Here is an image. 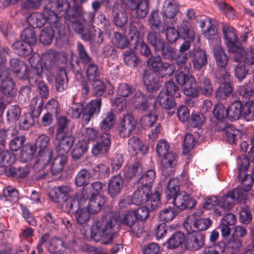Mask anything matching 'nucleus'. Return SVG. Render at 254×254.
<instances>
[{
	"label": "nucleus",
	"instance_id": "nucleus-29",
	"mask_svg": "<svg viewBox=\"0 0 254 254\" xmlns=\"http://www.w3.org/2000/svg\"><path fill=\"white\" fill-rule=\"evenodd\" d=\"M40 58L38 55H34L29 59V62L31 64L32 69L30 73H29V78L31 76H36L38 78L41 77L43 67L39 62Z\"/></svg>",
	"mask_w": 254,
	"mask_h": 254
},
{
	"label": "nucleus",
	"instance_id": "nucleus-24",
	"mask_svg": "<svg viewBox=\"0 0 254 254\" xmlns=\"http://www.w3.org/2000/svg\"><path fill=\"white\" fill-rule=\"evenodd\" d=\"M128 149L132 155H135L139 153H147L148 147L144 145L137 137H132L128 140Z\"/></svg>",
	"mask_w": 254,
	"mask_h": 254
},
{
	"label": "nucleus",
	"instance_id": "nucleus-8",
	"mask_svg": "<svg viewBox=\"0 0 254 254\" xmlns=\"http://www.w3.org/2000/svg\"><path fill=\"white\" fill-rule=\"evenodd\" d=\"M49 143V138L45 134L40 135L36 142V145L39 148V158L37 163L44 166L51 160L52 151L47 148Z\"/></svg>",
	"mask_w": 254,
	"mask_h": 254
},
{
	"label": "nucleus",
	"instance_id": "nucleus-51",
	"mask_svg": "<svg viewBox=\"0 0 254 254\" xmlns=\"http://www.w3.org/2000/svg\"><path fill=\"white\" fill-rule=\"evenodd\" d=\"M177 212L174 207H168L162 210L159 213V219L164 222H168L173 220L176 216Z\"/></svg>",
	"mask_w": 254,
	"mask_h": 254
},
{
	"label": "nucleus",
	"instance_id": "nucleus-47",
	"mask_svg": "<svg viewBox=\"0 0 254 254\" xmlns=\"http://www.w3.org/2000/svg\"><path fill=\"white\" fill-rule=\"evenodd\" d=\"M148 22L152 28L157 30L159 32H163L165 30V26L161 24V21L159 19L158 11L152 12L148 19Z\"/></svg>",
	"mask_w": 254,
	"mask_h": 254
},
{
	"label": "nucleus",
	"instance_id": "nucleus-49",
	"mask_svg": "<svg viewBox=\"0 0 254 254\" xmlns=\"http://www.w3.org/2000/svg\"><path fill=\"white\" fill-rule=\"evenodd\" d=\"M43 106V102L38 97L32 98L30 103V108L33 116L38 118L41 114Z\"/></svg>",
	"mask_w": 254,
	"mask_h": 254
},
{
	"label": "nucleus",
	"instance_id": "nucleus-9",
	"mask_svg": "<svg viewBox=\"0 0 254 254\" xmlns=\"http://www.w3.org/2000/svg\"><path fill=\"white\" fill-rule=\"evenodd\" d=\"M51 27H46L41 32L39 40L43 45L50 44L53 39L54 34L57 33L59 35L64 34V27L59 22L55 24H50Z\"/></svg>",
	"mask_w": 254,
	"mask_h": 254
},
{
	"label": "nucleus",
	"instance_id": "nucleus-37",
	"mask_svg": "<svg viewBox=\"0 0 254 254\" xmlns=\"http://www.w3.org/2000/svg\"><path fill=\"white\" fill-rule=\"evenodd\" d=\"M242 103L241 101H236L232 103L227 109L228 117L231 120L239 119L242 113Z\"/></svg>",
	"mask_w": 254,
	"mask_h": 254
},
{
	"label": "nucleus",
	"instance_id": "nucleus-30",
	"mask_svg": "<svg viewBox=\"0 0 254 254\" xmlns=\"http://www.w3.org/2000/svg\"><path fill=\"white\" fill-rule=\"evenodd\" d=\"M213 55L217 65L220 67H225L228 64L229 57L220 46H216L213 50Z\"/></svg>",
	"mask_w": 254,
	"mask_h": 254
},
{
	"label": "nucleus",
	"instance_id": "nucleus-39",
	"mask_svg": "<svg viewBox=\"0 0 254 254\" xmlns=\"http://www.w3.org/2000/svg\"><path fill=\"white\" fill-rule=\"evenodd\" d=\"M189 69L187 66H180L177 69L175 77L176 82L182 87L188 82L190 78Z\"/></svg>",
	"mask_w": 254,
	"mask_h": 254
},
{
	"label": "nucleus",
	"instance_id": "nucleus-5",
	"mask_svg": "<svg viewBox=\"0 0 254 254\" xmlns=\"http://www.w3.org/2000/svg\"><path fill=\"white\" fill-rule=\"evenodd\" d=\"M86 199L81 192L76 193L66 199V206L70 209L78 208L74 213V217L79 224L86 223L89 219L90 212L88 209L82 207Z\"/></svg>",
	"mask_w": 254,
	"mask_h": 254
},
{
	"label": "nucleus",
	"instance_id": "nucleus-58",
	"mask_svg": "<svg viewBox=\"0 0 254 254\" xmlns=\"http://www.w3.org/2000/svg\"><path fill=\"white\" fill-rule=\"evenodd\" d=\"M113 43L118 48L124 49L127 47L129 42L127 38L119 32H115Z\"/></svg>",
	"mask_w": 254,
	"mask_h": 254
},
{
	"label": "nucleus",
	"instance_id": "nucleus-38",
	"mask_svg": "<svg viewBox=\"0 0 254 254\" xmlns=\"http://www.w3.org/2000/svg\"><path fill=\"white\" fill-rule=\"evenodd\" d=\"M115 122L114 114L111 112H108L100 123V128L102 133H109V130L114 127Z\"/></svg>",
	"mask_w": 254,
	"mask_h": 254
},
{
	"label": "nucleus",
	"instance_id": "nucleus-20",
	"mask_svg": "<svg viewBox=\"0 0 254 254\" xmlns=\"http://www.w3.org/2000/svg\"><path fill=\"white\" fill-rule=\"evenodd\" d=\"M11 69L20 78L28 77L27 67L24 63L18 58H12L9 61Z\"/></svg>",
	"mask_w": 254,
	"mask_h": 254
},
{
	"label": "nucleus",
	"instance_id": "nucleus-44",
	"mask_svg": "<svg viewBox=\"0 0 254 254\" xmlns=\"http://www.w3.org/2000/svg\"><path fill=\"white\" fill-rule=\"evenodd\" d=\"M185 240L183 233L178 232L174 234L168 240V248L170 249L177 248L182 245Z\"/></svg>",
	"mask_w": 254,
	"mask_h": 254
},
{
	"label": "nucleus",
	"instance_id": "nucleus-18",
	"mask_svg": "<svg viewBox=\"0 0 254 254\" xmlns=\"http://www.w3.org/2000/svg\"><path fill=\"white\" fill-rule=\"evenodd\" d=\"M59 142L56 147V153L66 155L74 141V137L70 134L64 135L61 138H56Z\"/></svg>",
	"mask_w": 254,
	"mask_h": 254
},
{
	"label": "nucleus",
	"instance_id": "nucleus-7",
	"mask_svg": "<svg viewBox=\"0 0 254 254\" xmlns=\"http://www.w3.org/2000/svg\"><path fill=\"white\" fill-rule=\"evenodd\" d=\"M195 214L190 215L185 220L184 227L188 234L198 232L197 231H204L207 229L212 224L211 220L208 218H199L196 219Z\"/></svg>",
	"mask_w": 254,
	"mask_h": 254
},
{
	"label": "nucleus",
	"instance_id": "nucleus-11",
	"mask_svg": "<svg viewBox=\"0 0 254 254\" xmlns=\"http://www.w3.org/2000/svg\"><path fill=\"white\" fill-rule=\"evenodd\" d=\"M95 12L77 13V20L73 22V27L77 33H82L83 29L86 27V24L89 28L94 27L93 22L95 17Z\"/></svg>",
	"mask_w": 254,
	"mask_h": 254
},
{
	"label": "nucleus",
	"instance_id": "nucleus-17",
	"mask_svg": "<svg viewBox=\"0 0 254 254\" xmlns=\"http://www.w3.org/2000/svg\"><path fill=\"white\" fill-rule=\"evenodd\" d=\"M204 244V235L200 232L189 234L186 246L190 250H197Z\"/></svg>",
	"mask_w": 254,
	"mask_h": 254
},
{
	"label": "nucleus",
	"instance_id": "nucleus-46",
	"mask_svg": "<svg viewBox=\"0 0 254 254\" xmlns=\"http://www.w3.org/2000/svg\"><path fill=\"white\" fill-rule=\"evenodd\" d=\"M68 121L64 117L59 118L56 131V138L60 139L64 135H67L66 133L68 130Z\"/></svg>",
	"mask_w": 254,
	"mask_h": 254
},
{
	"label": "nucleus",
	"instance_id": "nucleus-40",
	"mask_svg": "<svg viewBox=\"0 0 254 254\" xmlns=\"http://www.w3.org/2000/svg\"><path fill=\"white\" fill-rule=\"evenodd\" d=\"M13 48L20 56H26L32 52V47L24 41H19L14 43Z\"/></svg>",
	"mask_w": 254,
	"mask_h": 254
},
{
	"label": "nucleus",
	"instance_id": "nucleus-50",
	"mask_svg": "<svg viewBox=\"0 0 254 254\" xmlns=\"http://www.w3.org/2000/svg\"><path fill=\"white\" fill-rule=\"evenodd\" d=\"M21 38L31 47L37 41L36 36L33 28L29 27L25 28L21 34Z\"/></svg>",
	"mask_w": 254,
	"mask_h": 254
},
{
	"label": "nucleus",
	"instance_id": "nucleus-63",
	"mask_svg": "<svg viewBox=\"0 0 254 254\" xmlns=\"http://www.w3.org/2000/svg\"><path fill=\"white\" fill-rule=\"evenodd\" d=\"M124 56V62L128 66L134 67L138 64L139 59L133 52L125 51Z\"/></svg>",
	"mask_w": 254,
	"mask_h": 254
},
{
	"label": "nucleus",
	"instance_id": "nucleus-26",
	"mask_svg": "<svg viewBox=\"0 0 254 254\" xmlns=\"http://www.w3.org/2000/svg\"><path fill=\"white\" fill-rule=\"evenodd\" d=\"M113 16L115 24L120 27L124 25L127 21V14L123 7L116 4L113 7Z\"/></svg>",
	"mask_w": 254,
	"mask_h": 254
},
{
	"label": "nucleus",
	"instance_id": "nucleus-60",
	"mask_svg": "<svg viewBox=\"0 0 254 254\" xmlns=\"http://www.w3.org/2000/svg\"><path fill=\"white\" fill-rule=\"evenodd\" d=\"M213 115L218 120L222 121L228 117L227 109L222 104H218L214 107Z\"/></svg>",
	"mask_w": 254,
	"mask_h": 254
},
{
	"label": "nucleus",
	"instance_id": "nucleus-48",
	"mask_svg": "<svg viewBox=\"0 0 254 254\" xmlns=\"http://www.w3.org/2000/svg\"><path fill=\"white\" fill-rule=\"evenodd\" d=\"M200 90L203 95L208 96L212 93V87L210 81L206 77L200 75L198 77Z\"/></svg>",
	"mask_w": 254,
	"mask_h": 254
},
{
	"label": "nucleus",
	"instance_id": "nucleus-1",
	"mask_svg": "<svg viewBox=\"0 0 254 254\" xmlns=\"http://www.w3.org/2000/svg\"><path fill=\"white\" fill-rule=\"evenodd\" d=\"M119 218L118 212H111L97 221L92 227V238L96 241H101L104 244L110 243L118 231Z\"/></svg>",
	"mask_w": 254,
	"mask_h": 254
},
{
	"label": "nucleus",
	"instance_id": "nucleus-62",
	"mask_svg": "<svg viewBox=\"0 0 254 254\" xmlns=\"http://www.w3.org/2000/svg\"><path fill=\"white\" fill-rule=\"evenodd\" d=\"M86 69V74L87 78L91 81L97 80L99 73L97 65L92 63L88 64Z\"/></svg>",
	"mask_w": 254,
	"mask_h": 254
},
{
	"label": "nucleus",
	"instance_id": "nucleus-42",
	"mask_svg": "<svg viewBox=\"0 0 254 254\" xmlns=\"http://www.w3.org/2000/svg\"><path fill=\"white\" fill-rule=\"evenodd\" d=\"M232 91L230 83L225 82L221 83L216 92V97L218 100H224L230 95Z\"/></svg>",
	"mask_w": 254,
	"mask_h": 254
},
{
	"label": "nucleus",
	"instance_id": "nucleus-27",
	"mask_svg": "<svg viewBox=\"0 0 254 254\" xmlns=\"http://www.w3.org/2000/svg\"><path fill=\"white\" fill-rule=\"evenodd\" d=\"M105 202V198L100 195L92 196L89 202L88 210L91 214L99 212Z\"/></svg>",
	"mask_w": 254,
	"mask_h": 254
},
{
	"label": "nucleus",
	"instance_id": "nucleus-34",
	"mask_svg": "<svg viewBox=\"0 0 254 254\" xmlns=\"http://www.w3.org/2000/svg\"><path fill=\"white\" fill-rule=\"evenodd\" d=\"M156 102L161 106L167 109H171L175 106L174 97L168 95L165 91H161L156 98Z\"/></svg>",
	"mask_w": 254,
	"mask_h": 254
},
{
	"label": "nucleus",
	"instance_id": "nucleus-15",
	"mask_svg": "<svg viewBox=\"0 0 254 254\" xmlns=\"http://www.w3.org/2000/svg\"><path fill=\"white\" fill-rule=\"evenodd\" d=\"M223 31L227 41L229 52L235 53L240 47L236 44L237 36L234 29L229 25H225L223 26Z\"/></svg>",
	"mask_w": 254,
	"mask_h": 254
},
{
	"label": "nucleus",
	"instance_id": "nucleus-41",
	"mask_svg": "<svg viewBox=\"0 0 254 254\" xmlns=\"http://www.w3.org/2000/svg\"><path fill=\"white\" fill-rule=\"evenodd\" d=\"M91 177V174L89 171L82 169L75 177V184L78 187L85 186L89 184Z\"/></svg>",
	"mask_w": 254,
	"mask_h": 254
},
{
	"label": "nucleus",
	"instance_id": "nucleus-10",
	"mask_svg": "<svg viewBox=\"0 0 254 254\" xmlns=\"http://www.w3.org/2000/svg\"><path fill=\"white\" fill-rule=\"evenodd\" d=\"M136 122L130 114L124 115L121 119L118 126L120 136L123 138L128 137L136 127Z\"/></svg>",
	"mask_w": 254,
	"mask_h": 254
},
{
	"label": "nucleus",
	"instance_id": "nucleus-28",
	"mask_svg": "<svg viewBox=\"0 0 254 254\" xmlns=\"http://www.w3.org/2000/svg\"><path fill=\"white\" fill-rule=\"evenodd\" d=\"M179 29L184 39H187L189 41H193L195 33L190 22L186 20H183L179 27Z\"/></svg>",
	"mask_w": 254,
	"mask_h": 254
},
{
	"label": "nucleus",
	"instance_id": "nucleus-12",
	"mask_svg": "<svg viewBox=\"0 0 254 254\" xmlns=\"http://www.w3.org/2000/svg\"><path fill=\"white\" fill-rule=\"evenodd\" d=\"M0 78L1 91L5 95H8L11 98L14 93V84L6 68L2 67L0 69Z\"/></svg>",
	"mask_w": 254,
	"mask_h": 254
},
{
	"label": "nucleus",
	"instance_id": "nucleus-55",
	"mask_svg": "<svg viewBox=\"0 0 254 254\" xmlns=\"http://www.w3.org/2000/svg\"><path fill=\"white\" fill-rule=\"evenodd\" d=\"M226 248L233 252H239L243 248L242 240L232 236L227 243Z\"/></svg>",
	"mask_w": 254,
	"mask_h": 254
},
{
	"label": "nucleus",
	"instance_id": "nucleus-64",
	"mask_svg": "<svg viewBox=\"0 0 254 254\" xmlns=\"http://www.w3.org/2000/svg\"><path fill=\"white\" fill-rule=\"evenodd\" d=\"M135 211H130L125 213L121 218V222L124 225L129 227L132 226L136 221Z\"/></svg>",
	"mask_w": 254,
	"mask_h": 254
},
{
	"label": "nucleus",
	"instance_id": "nucleus-59",
	"mask_svg": "<svg viewBox=\"0 0 254 254\" xmlns=\"http://www.w3.org/2000/svg\"><path fill=\"white\" fill-rule=\"evenodd\" d=\"M83 112V106L79 103H73L67 110L68 115L73 119L78 118Z\"/></svg>",
	"mask_w": 254,
	"mask_h": 254
},
{
	"label": "nucleus",
	"instance_id": "nucleus-57",
	"mask_svg": "<svg viewBox=\"0 0 254 254\" xmlns=\"http://www.w3.org/2000/svg\"><path fill=\"white\" fill-rule=\"evenodd\" d=\"M175 70L174 64L168 63H162L156 72L162 77L164 76H171Z\"/></svg>",
	"mask_w": 254,
	"mask_h": 254
},
{
	"label": "nucleus",
	"instance_id": "nucleus-4",
	"mask_svg": "<svg viewBox=\"0 0 254 254\" xmlns=\"http://www.w3.org/2000/svg\"><path fill=\"white\" fill-rule=\"evenodd\" d=\"M170 146L165 140H160L156 145V152L161 160L162 171L165 175L169 174L177 163V154L169 152Z\"/></svg>",
	"mask_w": 254,
	"mask_h": 254
},
{
	"label": "nucleus",
	"instance_id": "nucleus-16",
	"mask_svg": "<svg viewBox=\"0 0 254 254\" xmlns=\"http://www.w3.org/2000/svg\"><path fill=\"white\" fill-rule=\"evenodd\" d=\"M151 194V190L148 188L138 185L137 189L134 191L131 196V202L136 205L143 204L147 201Z\"/></svg>",
	"mask_w": 254,
	"mask_h": 254
},
{
	"label": "nucleus",
	"instance_id": "nucleus-32",
	"mask_svg": "<svg viewBox=\"0 0 254 254\" xmlns=\"http://www.w3.org/2000/svg\"><path fill=\"white\" fill-rule=\"evenodd\" d=\"M71 191V188L68 186H57L50 192V195L54 201H57L60 198L67 196Z\"/></svg>",
	"mask_w": 254,
	"mask_h": 254
},
{
	"label": "nucleus",
	"instance_id": "nucleus-6",
	"mask_svg": "<svg viewBox=\"0 0 254 254\" xmlns=\"http://www.w3.org/2000/svg\"><path fill=\"white\" fill-rule=\"evenodd\" d=\"M245 197V193L242 190L234 189L229 192L221 198L219 205L214 209L215 214L216 216L224 214L225 212L229 210L236 202L244 199Z\"/></svg>",
	"mask_w": 254,
	"mask_h": 254
},
{
	"label": "nucleus",
	"instance_id": "nucleus-21",
	"mask_svg": "<svg viewBox=\"0 0 254 254\" xmlns=\"http://www.w3.org/2000/svg\"><path fill=\"white\" fill-rule=\"evenodd\" d=\"M124 180L120 174L113 176L108 183V192L110 196L114 197L119 194L123 187Z\"/></svg>",
	"mask_w": 254,
	"mask_h": 254
},
{
	"label": "nucleus",
	"instance_id": "nucleus-43",
	"mask_svg": "<svg viewBox=\"0 0 254 254\" xmlns=\"http://www.w3.org/2000/svg\"><path fill=\"white\" fill-rule=\"evenodd\" d=\"M178 8L177 5L171 1L166 0L165 1L162 14L167 18H172L176 16Z\"/></svg>",
	"mask_w": 254,
	"mask_h": 254
},
{
	"label": "nucleus",
	"instance_id": "nucleus-3",
	"mask_svg": "<svg viewBox=\"0 0 254 254\" xmlns=\"http://www.w3.org/2000/svg\"><path fill=\"white\" fill-rule=\"evenodd\" d=\"M180 186L176 179H171L165 190V194L168 200L173 198L175 205L181 210L192 209L196 205V201L190 194L182 191L179 192Z\"/></svg>",
	"mask_w": 254,
	"mask_h": 254
},
{
	"label": "nucleus",
	"instance_id": "nucleus-36",
	"mask_svg": "<svg viewBox=\"0 0 254 254\" xmlns=\"http://www.w3.org/2000/svg\"><path fill=\"white\" fill-rule=\"evenodd\" d=\"M155 172L153 169H149L146 171L140 178L138 182V185L145 188H148L151 190L152 184L155 178Z\"/></svg>",
	"mask_w": 254,
	"mask_h": 254
},
{
	"label": "nucleus",
	"instance_id": "nucleus-31",
	"mask_svg": "<svg viewBox=\"0 0 254 254\" xmlns=\"http://www.w3.org/2000/svg\"><path fill=\"white\" fill-rule=\"evenodd\" d=\"M182 87L184 94L187 96L194 98L198 95V89L196 82L193 76H190L188 82Z\"/></svg>",
	"mask_w": 254,
	"mask_h": 254
},
{
	"label": "nucleus",
	"instance_id": "nucleus-2",
	"mask_svg": "<svg viewBox=\"0 0 254 254\" xmlns=\"http://www.w3.org/2000/svg\"><path fill=\"white\" fill-rule=\"evenodd\" d=\"M55 8L52 10L47 6L43 13H33L27 17V22L33 28L41 27L46 23L55 24L59 20L58 14L62 11H66L70 6L67 0H58L55 3Z\"/></svg>",
	"mask_w": 254,
	"mask_h": 254
},
{
	"label": "nucleus",
	"instance_id": "nucleus-45",
	"mask_svg": "<svg viewBox=\"0 0 254 254\" xmlns=\"http://www.w3.org/2000/svg\"><path fill=\"white\" fill-rule=\"evenodd\" d=\"M148 42L154 47L156 51H161L166 43L159 36L153 32H149L147 35Z\"/></svg>",
	"mask_w": 254,
	"mask_h": 254
},
{
	"label": "nucleus",
	"instance_id": "nucleus-53",
	"mask_svg": "<svg viewBox=\"0 0 254 254\" xmlns=\"http://www.w3.org/2000/svg\"><path fill=\"white\" fill-rule=\"evenodd\" d=\"M134 10H136L137 17L142 18L146 17L149 10L148 0H142L139 3H137Z\"/></svg>",
	"mask_w": 254,
	"mask_h": 254
},
{
	"label": "nucleus",
	"instance_id": "nucleus-22",
	"mask_svg": "<svg viewBox=\"0 0 254 254\" xmlns=\"http://www.w3.org/2000/svg\"><path fill=\"white\" fill-rule=\"evenodd\" d=\"M66 248L64 241L57 237L51 239L47 243V249L52 254H62Z\"/></svg>",
	"mask_w": 254,
	"mask_h": 254
},
{
	"label": "nucleus",
	"instance_id": "nucleus-13",
	"mask_svg": "<svg viewBox=\"0 0 254 254\" xmlns=\"http://www.w3.org/2000/svg\"><path fill=\"white\" fill-rule=\"evenodd\" d=\"M111 135L109 133H102L99 139L93 146L92 152L95 156L108 152L111 146Z\"/></svg>",
	"mask_w": 254,
	"mask_h": 254
},
{
	"label": "nucleus",
	"instance_id": "nucleus-33",
	"mask_svg": "<svg viewBox=\"0 0 254 254\" xmlns=\"http://www.w3.org/2000/svg\"><path fill=\"white\" fill-rule=\"evenodd\" d=\"M41 77L38 78L36 76L29 77V82L32 86H37L38 92L43 98H47L49 95V88L44 82L42 81Z\"/></svg>",
	"mask_w": 254,
	"mask_h": 254
},
{
	"label": "nucleus",
	"instance_id": "nucleus-54",
	"mask_svg": "<svg viewBox=\"0 0 254 254\" xmlns=\"http://www.w3.org/2000/svg\"><path fill=\"white\" fill-rule=\"evenodd\" d=\"M79 60L83 64H88L92 61V58L89 55L83 45L78 42L77 44Z\"/></svg>",
	"mask_w": 254,
	"mask_h": 254
},
{
	"label": "nucleus",
	"instance_id": "nucleus-56",
	"mask_svg": "<svg viewBox=\"0 0 254 254\" xmlns=\"http://www.w3.org/2000/svg\"><path fill=\"white\" fill-rule=\"evenodd\" d=\"M56 86L58 91L62 92L67 86V79L65 72L64 71H60L57 75Z\"/></svg>",
	"mask_w": 254,
	"mask_h": 254
},
{
	"label": "nucleus",
	"instance_id": "nucleus-61",
	"mask_svg": "<svg viewBox=\"0 0 254 254\" xmlns=\"http://www.w3.org/2000/svg\"><path fill=\"white\" fill-rule=\"evenodd\" d=\"M157 116L154 112L143 116L140 119V124L144 127H150L156 122Z\"/></svg>",
	"mask_w": 254,
	"mask_h": 254
},
{
	"label": "nucleus",
	"instance_id": "nucleus-14",
	"mask_svg": "<svg viewBox=\"0 0 254 254\" xmlns=\"http://www.w3.org/2000/svg\"><path fill=\"white\" fill-rule=\"evenodd\" d=\"M101 103V99L97 98L90 101L87 104L85 110L83 113L82 120L83 124H88L94 115H98L99 113Z\"/></svg>",
	"mask_w": 254,
	"mask_h": 254
},
{
	"label": "nucleus",
	"instance_id": "nucleus-23",
	"mask_svg": "<svg viewBox=\"0 0 254 254\" xmlns=\"http://www.w3.org/2000/svg\"><path fill=\"white\" fill-rule=\"evenodd\" d=\"M143 79L146 89L148 92H152L157 91L159 88V84L155 73L145 70L143 74Z\"/></svg>",
	"mask_w": 254,
	"mask_h": 254
},
{
	"label": "nucleus",
	"instance_id": "nucleus-35",
	"mask_svg": "<svg viewBox=\"0 0 254 254\" xmlns=\"http://www.w3.org/2000/svg\"><path fill=\"white\" fill-rule=\"evenodd\" d=\"M67 156L63 154H58L54 158L51 164V171L53 174H57L61 172L63 169L66 162Z\"/></svg>",
	"mask_w": 254,
	"mask_h": 254
},
{
	"label": "nucleus",
	"instance_id": "nucleus-52",
	"mask_svg": "<svg viewBox=\"0 0 254 254\" xmlns=\"http://www.w3.org/2000/svg\"><path fill=\"white\" fill-rule=\"evenodd\" d=\"M224 133L229 143L233 144L235 143L240 131L235 129L232 125H229L225 128Z\"/></svg>",
	"mask_w": 254,
	"mask_h": 254
},
{
	"label": "nucleus",
	"instance_id": "nucleus-19",
	"mask_svg": "<svg viewBox=\"0 0 254 254\" xmlns=\"http://www.w3.org/2000/svg\"><path fill=\"white\" fill-rule=\"evenodd\" d=\"M89 28L88 32L83 29V32L80 33L82 34V39L98 45L101 44L103 41V33L101 30L95 26Z\"/></svg>",
	"mask_w": 254,
	"mask_h": 254
},
{
	"label": "nucleus",
	"instance_id": "nucleus-25",
	"mask_svg": "<svg viewBox=\"0 0 254 254\" xmlns=\"http://www.w3.org/2000/svg\"><path fill=\"white\" fill-rule=\"evenodd\" d=\"M192 63L194 68L200 70L207 63V57L205 51L199 49L195 50L193 54Z\"/></svg>",
	"mask_w": 254,
	"mask_h": 254
}]
</instances>
